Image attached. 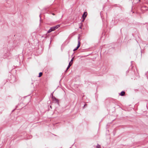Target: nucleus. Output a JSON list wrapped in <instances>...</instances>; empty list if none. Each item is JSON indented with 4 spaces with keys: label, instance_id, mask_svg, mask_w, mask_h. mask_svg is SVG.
Here are the masks:
<instances>
[{
    "label": "nucleus",
    "instance_id": "10",
    "mask_svg": "<svg viewBox=\"0 0 148 148\" xmlns=\"http://www.w3.org/2000/svg\"><path fill=\"white\" fill-rule=\"evenodd\" d=\"M56 99V101H57V102H58V100L57 99Z\"/></svg>",
    "mask_w": 148,
    "mask_h": 148
},
{
    "label": "nucleus",
    "instance_id": "4",
    "mask_svg": "<svg viewBox=\"0 0 148 148\" xmlns=\"http://www.w3.org/2000/svg\"><path fill=\"white\" fill-rule=\"evenodd\" d=\"M80 37H78V44H79V45H80Z\"/></svg>",
    "mask_w": 148,
    "mask_h": 148
},
{
    "label": "nucleus",
    "instance_id": "8",
    "mask_svg": "<svg viewBox=\"0 0 148 148\" xmlns=\"http://www.w3.org/2000/svg\"><path fill=\"white\" fill-rule=\"evenodd\" d=\"M42 72L40 73H39V75L38 77H40L42 75Z\"/></svg>",
    "mask_w": 148,
    "mask_h": 148
},
{
    "label": "nucleus",
    "instance_id": "9",
    "mask_svg": "<svg viewBox=\"0 0 148 148\" xmlns=\"http://www.w3.org/2000/svg\"><path fill=\"white\" fill-rule=\"evenodd\" d=\"M97 148H101L99 144H97L96 146Z\"/></svg>",
    "mask_w": 148,
    "mask_h": 148
},
{
    "label": "nucleus",
    "instance_id": "11",
    "mask_svg": "<svg viewBox=\"0 0 148 148\" xmlns=\"http://www.w3.org/2000/svg\"><path fill=\"white\" fill-rule=\"evenodd\" d=\"M53 14V15H55V14H54V13H53V14Z\"/></svg>",
    "mask_w": 148,
    "mask_h": 148
},
{
    "label": "nucleus",
    "instance_id": "7",
    "mask_svg": "<svg viewBox=\"0 0 148 148\" xmlns=\"http://www.w3.org/2000/svg\"><path fill=\"white\" fill-rule=\"evenodd\" d=\"M52 31V28H51V27L50 29L48 31L47 33H50V32H51Z\"/></svg>",
    "mask_w": 148,
    "mask_h": 148
},
{
    "label": "nucleus",
    "instance_id": "1",
    "mask_svg": "<svg viewBox=\"0 0 148 148\" xmlns=\"http://www.w3.org/2000/svg\"><path fill=\"white\" fill-rule=\"evenodd\" d=\"M87 13L86 12H85L82 15V17L83 18V20L82 21V22H83L84 21L86 16H87Z\"/></svg>",
    "mask_w": 148,
    "mask_h": 148
},
{
    "label": "nucleus",
    "instance_id": "5",
    "mask_svg": "<svg viewBox=\"0 0 148 148\" xmlns=\"http://www.w3.org/2000/svg\"><path fill=\"white\" fill-rule=\"evenodd\" d=\"M80 45H79V44H78L77 47L75 49H74L73 50V51H75L76 50H77V49H78V48L80 47Z\"/></svg>",
    "mask_w": 148,
    "mask_h": 148
},
{
    "label": "nucleus",
    "instance_id": "6",
    "mask_svg": "<svg viewBox=\"0 0 148 148\" xmlns=\"http://www.w3.org/2000/svg\"><path fill=\"white\" fill-rule=\"evenodd\" d=\"M125 94V92L124 91H122L121 92L119 95L121 96H123Z\"/></svg>",
    "mask_w": 148,
    "mask_h": 148
},
{
    "label": "nucleus",
    "instance_id": "2",
    "mask_svg": "<svg viewBox=\"0 0 148 148\" xmlns=\"http://www.w3.org/2000/svg\"><path fill=\"white\" fill-rule=\"evenodd\" d=\"M60 26V25H56V26L51 27V28H52V31H53L54 30H55L57 29Z\"/></svg>",
    "mask_w": 148,
    "mask_h": 148
},
{
    "label": "nucleus",
    "instance_id": "3",
    "mask_svg": "<svg viewBox=\"0 0 148 148\" xmlns=\"http://www.w3.org/2000/svg\"><path fill=\"white\" fill-rule=\"evenodd\" d=\"M73 59L72 58L70 62H69V65L68 66V67H67V68L66 69V71L69 69V68L71 66L72 64Z\"/></svg>",
    "mask_w": 148,
    "mask_h": 148
}]
</instances>
